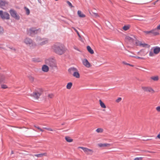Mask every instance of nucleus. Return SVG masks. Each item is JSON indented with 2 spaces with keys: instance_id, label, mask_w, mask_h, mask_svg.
I'll return each mask as SVG.
<instances>
[{
  "instance_id": "e433bc0d",
  "label": "nucleus",
  "mask_w": 160,
  "mask_h": 160,
  "mask_svg": "<svg viewBox=\"0 0 160 160\" xmlns=\"http://www.w3.org/2000/svg\"><path fill=\"white\" fill-rule=\"evenodd\" d=\"M54 95L52 94H50L48 95V97L50 98H52L53 97Z\"/></svg>"
},
{
  "instance_id": "f704fd0d",
  "label": "nucleus",
  "mask_w": 160,
  "mask_h": 160,
  "mask_svg": "<svg viewBox=\"0 0 160 160\" xmlns=\"http://www.w3.org/2000/svg\"><path fill=\"white\" fill-rule=\"evenodd\" d=\"M122 63L123 64H124L126 65H129V66H131V67H133V65H132V64H130L128 63H127V62H123Z\"/></svg>"
},
{
  "instance_id": "dca6fc26",
  "label": "nucleus",
  "mask_w": 160,
  "mask_h": 160,
  "mask_svg": "<svg viewBox=\"0 0 160 160\" xmlns=\"http://www.w3.org/2000/svg\"><path fill=\"white\" fill-rule=\"evenodd\" d=\"M90 14L92 16L96 18L99 17L98 14L97 12H93V11H89Z\"/></svg>"
},
{
  "instance_id": "4c0bfd02",
  "label": "nucleus",
  "mask_w": 160,
  "mask_h": 160,
  "mask_svg": "<svg viewBox=\"0 0 160 160\" xmlns=\"http://www.w3.org/2000/svg\"><path fill=\"white\" fill-rule=\"evenodd\" d=\"M142 157H139V158H135L134 160H142Z\"/></svg>"
},
{
  "instance_id": "39448f33",
  "label": "nucleus",
  "mask_w": 160,
  "mask_h": 160,
  "mask_svg": "<svg viewBox=\"0 0 160 160\" xmlns=\"http://www.w3.org/2000/svg\"><path fill=\"white\" fill-rule=\"evenodd\" d=\"M143 32L145 33L146 35H150L157 36L159 34L158 32L157 31L156 28L150 31H143Z\"/></svg>"
},
{
  "instance_id": "79ce46f5",
  "label": "nucleus",
  "mask_w": 160,
  "mask_h": 160,
  "mask_svg": "<svg viewBox=\"0 0 160 160\" xmlns=\"http://www.w3.org/2000/svg\"><path fill=\"white\" fill-rule=\"evenodd\" d=\"M156 28L157 31H158V30H160V24Z\"/></svg>"
},
{
  "instance_id": "5701e85b",
  "label": "nucleus",
  "mask_w": 160,
  "mask_h": 160,
  "mask_svg": "<svg viewBox=\"0 0 160 160\" xmlns=\"http://www.w3.org/2000/svg\"><path fill=\"white\" fill-rule=\"evenodd\" d=\"M5 79L4 76L1 74H0V83L3 82Z\"/></svg>"
},
{
  "instance_id": "1a4fd4ad",
  "label": "nucleus",
  "mask_w": 160,
  "mask_h": 160,
  "mask_svg": "<svg viewBox=\"0 0 160 160\" xmlns=\"http://www.w3.org/2000/svg\"><path fill=\"white\" fill-rule=\"evenodd\" d=\"M24 42L28 45H32V46H33L34 45H35V44L33 43L32 40L28 38H27L25 39Z\"/></svg>"
},
{
  "instance_id": "a19ab883",
  "label": "nucleus",
  "mask_w": 160,
  "mask_h": 160,
  "mask_svg": "<svg viewBox=\"0 0 160 160\" xmlns=\"http://www.w3.org/2000/svg\"><path fill=\"white\" fill-rule=\"evenodd\" d=\"M122 98H118L116 100L117 102H119L121 100Z\"/></svg>"
},
{
  "instance_id": "6e6552de",
  "label": "nucleus",
  "mask_w": 160,
  "mask_h": 160,
  "mask_svg": "<svg viewBox=\"0 0 160 160\" xmlns=\"http://www.w3.org/2000/svg\"><path fill=\"white\" fill-rule=\"evenodd\" d=\"M0 16L2 19H9V14L6 12H3V11H0Z\"/></svg>"
},
{
  "instance_id": "37998d69",
  "label": "nucleus",
  "mask_w": 160,
  "mask_h": 160,
  "mask_svg": "<svg viewBox=\"0 0 160 160\" xmlns=\"http://www.w3.org/2000/svg\"><path fill=\"white\" fill-rule=\"evenodd\" d=\"M34 127H35V128H37L38 129L40 130V129H41L39 127H37V126H36V125H34Z\"/></svg>"
},
{
  "instance_id": "864d4df0",
  "label": "nucleus",
  "mask_w": 160,
  "mask_h": 160,
  "mask_svg": "<svg viewBox=\"0 0 160 160\" xmlns=\"http://www.w3.org/2000/svg\"><path fill=\"white\" fill-rule=\"evenodd\" d=\"M75 49H76V50H78V49H77V48H75Z\"/></svg>"
},
{
  "instance_id": "7ed1b4c3",
  "label": "nucleus",
  "mask_w": 160,
  "mask_h": 160,
  "mask_svg": "<svg viewBox=\"0 0 160 160\" xmlns=\"http://www.w3.org/2000/svg\"><path fill=\"white\" fill-rule=\"evenodd\" d=\"M36 40L38 45L42 46L48 43V40L46 38H41L40 37L38 36L36 38Z\"/></svg>"
},
{
  "instance_id": "6ab92c4d",
  "label": "nucleus",
  "mask_w": 160,
  "mask_h": 160,
  "mask_svg": "<svg viewBox=\"0 0 160 160\" xmlns=\"http://www.w3.org/2000/svg\"><path fill=\"white\" fill-rule=\"evenodd\" d=\"M78 14L80 18H84L85 17V15L83 14L81 11H78Z\"/></svg>"
},
{
  "instance_id": "2f4dec72",
  "label": "nucleus",
  "mask_w": 160,
  "mask_h": 160,
  "mask_svg": "<svg viewBox=\"0 0 160 160\" xmlns=\"http://www.w3.org/2000/svg\"><path fill=\"white\" fill-rule=\"evenodd\" d=\"M29 79L30 81L31 82H33L34 80V78L33 77L31 76H28Z\"/></svg>"
},
{
  "instance_id": "423d86ee",
  "label": "nucleus",
  "mask_w": 160,
  "mask_h": 160,
  "mask_svg": "<svg viewBox=\"0 0 160 160\" xmlns=\"http://www.w3.org/2000/svg\"><path fill=\"white\" fill-rule=\"evenodd\" d=\"M153 52L152 51H150L149 53V55L150 57H153L154 56V54H158L160 52V47L156 46L153 47Z\"/></svg>"
},
{
  "instance_id": "09e8293b",
  "label": "nucleus",
  "mask_w": 160,
  "mask_h": 160,
  "mask_svg": "<svg viewBox=\"0 0 160 160\" xmlns=\"http://www.w3.org/2000/svg\"><path fill=\"white\" fill-rule=\"evenodd\" d=\"M40 131H41V132H43L44 131V130H43L41 128L40 129V130H39Z\"/></svg>"
},
{
  "instance_id": "603ef678",
  "label": "nucleus",
  "mask_w": 160,
  "mask_h": 160,
  "mask_svg": "<svg viewBox=\"0 0 160 160\" xmlns=\"http://www.w3.org/2000/svg\"><path fill=\"white\" fill-rule=\"evenodd\" d=\"M65 124V122H63V123L62 124V125H64Z\"/></svg>"
},
{
  "instance_id": "ddd939ff",
  "label": "nucleus",
  "mask_w": 160,
  "mask_h": 160,
  "mask_svg": "<svg viewBox=\"0 0 160 160\" xmlns=\"http://www.w3.org/2000/svg\"><path fill=\"white\" fill-rule=\"evenodd\" d=\"M111 144L109 143H100L98 144V146L99 147H109L111 146Z\"/></svg>"
},
{
  "instance_id": "b1692460",
  "label": "nucleus",
  "mask_w": 160,
  "mask_h": 160,
  "mask_svg": "<svg viewBox=\"0 0 160 160\" xmlns=\"http://www.w3.org/2000/svg\"><path fill=\"white\" fill-rule=\"evenodd\" d=\"M72 82H70L68 83L66 86L67 88L68 89H70L72 86Z\"/></svg>"
},
{
  "instance_id": "20e7f679",
  "label": "nucleus",
  "mask_w": 160,
  "mask_h": 160,
  "mask_svg": "<svg viewBox=\"0 0 160 160\" xmlns=\"http://www.w3.org/2000/svg\"><path fill=\"white\" fill-rule=\"evenodd\" d=\"M38 31L40 32L41 30L39 29H36L34 28H31L27 30V32L29 36L33 37L35 34H37Z\"/></svg>"
},
{
  "instance_id": "bf43d9fd",
  "label": "nucleus",
  "mask_w": 160,
  "mask_h": 160,
  "mask_svg": "<svg viewBox=\"0 0 160 160\" xmlns=\"http://www.w3.org/2000/svg\"><path fill=\"white\" fill-rule=\"evenodd\" d=\"M55 1H58V0H55Z\"/></svg>"
},
{
  "instance_id": "f3484780",
  "label": "nucleus",
  "mask_w": 160,
  "mask_h": 160,
  "mask_svg": "<svg viewBox=\"0 0 160 160\" xmlns=\"http://www.w3.org/2000/svg\"><path fill=\"white\" fill-rule=\"evenodd\" d=\"M72 75L73 77L77 78H80V74L78 72V70L74 72V73L72 74Z\"/></svg>"
},
{
  "instance_id": "3c124183",
  "label": "nucleus",
  "mask_w": 160,
  "mask_h": 160,
  "mask_svg": "<svg viewBox=\"0 0 160 160\" xmlns=\"http://www.w3.org/2000/svg\"><path fill=\"white\" fill-rule=\"evenodd\" d=\"M13 153H14V152H13V151H11V154H13Z\"/></svg>"
},
{
  "instance_id": "9b49d317",
  "label": "nucleus",
  "mask_w": 160,
  "mask_h": 160,
  "mask_svg": "<svg viewBox=\"0 0 160 160\" xmlns=\"http://www.w3.org/2000/svg\"><path fill=\"white\" fill-rule=\"evenodd\" d=\"M142 89L144 91L152 93H153L154 91L153 89L150 87H142Z\"/></svg>"
},
{
  "instance_id": "473e14b6",
  "label": "nucleus",
  "mask_w": 160,
  "mask_h": 160,
  "mask_svg": "<svg viewBox=\"0 0 160 160\" xmlns=\"http://www.w3.org/2000/svg\"><path fill=\"white\" fill-rule=\"evenodd\" d=\"M1 87L3 89H6L8 88L7 86L5 84H2L1 85Z\"/></svg>"
},
{
  "instance_id": "a878e982",
  "label": "nucleus",
  "mask_w": 160,
  "mask_h": 160,
  "mask_svg": "<svg viewBox=\"0 0 160 160\" xmlns=\"http://www.w3.org/2000/svg\"><path fill=\"white\" fill-rule=\"evenodd\" d=\"M65 139L66 141L68 142H71L73 141V139H71L69 137H66Z\"/></svg>"
},
{
  "instance_id": "393cba45",
  "label": "nucleus",
  "mask_w": 160,
  "mask_h": 160,
  "mask_svg": "<svg viewBox=\"0 0 160 160\" xmlns=\"http://www.w3.org/2000/svg\"><path fill=\"white\" fill-rule=\"evenodd\" d=\"M100 104L101 107L103 108H106V106L103 102L101 100H99Z\"/></svg>"
},
{
  "instance_id": "f257e3e1",
  "label": "nucleus",
  "mask_w": 160,
  "mask_h": 160,
  "mask_svg": "<svg viewBox=\"0 0 160 160\" xmlns=\"http://www.w3.org/2000/svg\"><path fill=\"white\" fill-rule=\"evenodd\" d=\"M52 48L56 53L59 55L63 54L65 51L64 46L60 43H56L53 45Z\"/></svg>"
},
{
  "instance_id": "7c9ffc66",
  "label": "nucleus",
  "mask_w": 160,
  "mask_h": 160,
  "mask_svg": "<svg viewBox=\"0 0 160 160\" xmlns=\"http://www.w3.org/2000/svg\"><path fill=\"white\" fill-rule=\"evenodd\" d=\"M96 131L98 133L102 132L103 131V129L101 128H98L96 129Z\"/></svg>"
},
{
  "instance_id": "13d9d810",
  "label": "nucleus",
  "mask_w": 160,
  "mask_h": 160,
  "mask_svg": "<svg viewBox=\"0 0 160 160\" xmlns=\"http://www.w3.org/2000/svg\"><path fill=\"white\" fill-rule=\"evenodd\" d=\"M151 1V0H149V1H148V2H150Z\"/></svg>"
},
{
  "instance_id": "aec40b11",
  "label": "nucleus",
  "mask_w": 160,
  "mask_h": 160,
  "mask_svg": "<svg viewBox=\"0 0 160 160\" xmlns=\"http://www.w3.org/2000/svg\"><path fill=\"white\" fill-rule=\"evenodd\" d=\"M87 48L88 51L91 54H93L94 53V52L93 50L91 48L90 46H87Z\"/></svg>"
},
{
  "instance_id": "9d476101",
  "label": "nucleus",
  "mask_w": 160,
  "mask_h": 160,
  "mask_svg": "<svg viewBox=\"0 0 160 160\" xmlns=\"http://www.w3.org/2000/svg\"><path fill=\"white\" fill-rule=\"evenodd\" d=\"M10 13L12 17L14 18L15 19L19 20L20 17L15 11H10Z\"/></svg>"
},
{
  "instance_id": "de8ad7c7",
  "label": "nucleus",
  "mask_w": 160,
  "mask_h": 160,
  "mask_svg": "<svg viewBox=\"0 0 160 160\" xmlns=\"http://www.w3.org/2000/svg\"><path fill=\"white\" fill-rule=\"evenodd\" d=\"M157 137L158 138L160 139V133L158 135Z\"/></svg>"
},
{
  "instance_id": "5fc2aeb1",
  "label": "nucleus",
  "mask_w": 160,
  "mask_h": 160,
  "mask_svg": "<svg viewBox=\"0 0 160 160\" xmlns=\"http://www.w3.org/2000/svg\"><path fill=\"white\" fill-rule=\"evenodd\" d=\"M128 54H129V55H130L129 53L127 54V55H128ZM131 55H132V54H131Z\"/></svg>"
},
{
  "instance_id": "58836bf2",
  "label": "nucleus",
  "mask_w": 160,
  "mask_h": 160,
  "mask_svg": "<svg viewBox=\"0 0 160 160\" xmlns=\"http://www.w3.org/2000/svg\"><path fill=\"white\" fill-rule=\"evenodd\" d=\"M43 128L49 131H53V130L51 128Z\"/></svg>"
},
{
  "instance_id": "f03ea898",
  "label": "nucleus",
  "mask_w": 160,
  "mask_h": 160,
  "mask_svg": "<svg viewBox=\"0 0 160 160\" xmlns=\"http://www.w3.org/2000/svg\"><path fill=\"white\" fill-rule=\"evenodd\" d=\"M45 63L52 68H57V64L54 58H49L45 60Z\"/></svg>"
},
{
  "instance_id": "4d7b16f0",
  "label": "nucleus",
  "mask_w": 160,
  "mask_h": 160,
  "mask_svg": "<svg viewBox=\"0 0 160 160\" xmlns=\"http://www.w3.org/2000/svg\"><path fill=\"white\" fill-rule=\"evenodd\" d=\"M128 52L129 53L130 52L129 51H128Z\"/></svg>"
},
{
  "instance_id": "c756f323",
  "label": "nucleus",
  "mask_w": 160,
  "mask_h": 160,
  "mask_svg": "<svg viewBox=\"0 0 160 160\" xmlns=\"http://www.w3.org/2000/svg\"><path fill=\"white\" fill-rule=\"evenodd\" d=\"M126 38L127 40H128V41L131 42H132L133 40V38L129 36H127L126 37Z\"/></svg>"
},
{
  "instance_id": "f8f14e48",
  "label": "nucleus",
  "mask_w": 160,
  "mask_h": 160,
  "mask_svg": "<svg viewBox=\"0 0 160 160\" xmlns=\"http://www.w3.org/2000/svg\"><path fill=\"white\" fill-rule=\"evenodd\" d=\"M82 62L83 65L87 68H89L91 66L90 63L85 58L83 59L82 60Z\"/></svg>"
},
{
  "instance_id": "49530a36",
  "label": "nucleus",
  "mask_w": 160,
  "mask_h": 160,
  "mask_svg": "<svg viewBox=\"0 0 160 160\" xmlns=\"http://www.w3.org/2000/svg\"><path fill=\"white\" fill-rule=\"evenodd\" d=\"M79 39L80 40H81V41H82V38L81 35H80V37H79Z\"/></svg>"
},
{
  "instance_id": "8fccbe9b",
  "label": "nucleus",
  "mask_w": 160,
  "mask_h": 160,
  "mask_svg": "<svg viewBox=\"0 0 160 160\" xmlns=\"http://www.w3.org/2000/svg\"><path fill=\"white\" fill-rule=\"evenodd\" d=\"M147 45V44H143V46H145Z\"/></svg>"
},
{
  "instance_id": "cd10ccee",
  "label": "nucleus",
  "mask_w": 160,
  "mask_h": 160,
  "mask_svg": "<svg viewBox=\"0 0 160 160\" xmlns=\"http://www.w3.org/2000/svg\"><path fill=\"white\" fill-rule=\"evenodd\" d=\"M151 78L154 81H157L159 79V78L158 76L152 77Z\"/></svg>"
},
{
  "instance_id": "a18cd8bd",
  "label": "nucleus",
  "mask_w": 160,
  "mask_h": 160,
  "mask_svg": "<svg viewBox=\"0 0 160 160\" xmlns=\"http://www.w3.org/2000/svg\"><path fill=\"white\" fill-rule=\"evenodd\" d=\"M9 48H10L11 50H13L15 51H16V49L15 48H13V47H12V48L9 47Z\"/></svg>"
},
{
  "instance_id": "72a5a7b5",
  "label": "nucleus",
  "mask_w": 160,
  "mask_h": 160,
  "mask_svg": "<svg viewBox=\"0 0 160 160\" xmlns=\"http://www.w3.org/2000/svg\"><path fill=\"white\" fill-rule=\"evenodd\" d=\"M72 28L73 29L75 32H76V33H77L78 36L79 37H80V34L78 32L77 30L74 28Z\"/></svg>"
},
{
  "instance_id": "4be33fe9",
  "label": "nucleus",
  "mask_w": 160,
  "mask_h": 160,
  "mask_svg": "<svg viewBox=\"0 0 160 160\" xmlns=\"http://www.w3.org/2000/svg\"><path fill=\"white\" fill-rule=\"evenodd\" d=\"M128 55L129 57H134V58H137V59H142V60H144L145 59V58H143V57H138V56H132V55H129V54H128Z\"/></svg>"
},
{
  "instance_id": "4468645a",
  "label": "nucleus",
  "mask_w": 160,
  "mask_h": 160,
  "mask_svg": "<svg viewBox=\"0 0 160 160\" xmlns=\"http://www.w3.org/2000/svg\"><path fill=\"white\" fill-rule=\"evenodd\" d=\"M77 71V69L74 67L70 68L68 70V72L71 74H72L74 73V72Z\"/></svg>"
},
{
  "instance_id": "6e6d98bb",
  "label": "nucleus",
  "mask_w": 160,
  "mask_h": 160,
  "mask_svg": "<svg viewBox=\"0 0 160 160\" xmlns=\"http://www.w3.org/2000/svg\"><path fill=\"white\" fill-rule=\"evenodd\" d=\"M26 10H29V9H28V8H27V9H26Z\"/></svg>"
},
{
  "instance_id": "2eb2a0df",
  "label": "nucleus",
  "mask_w": 160,
  "mask_h": 160,
  "mask_svg": "<svg viewBox=\"0 0 160 160\" xmlns=\"http://www.w3.org/2000/svg\"><path fill=\"white\" fill-rule=\"evenodd\" d=\"M42 70L45 72H47L49 71V68L46 65H43L42 68Z\"/></svg>"
},
{
  "instance_id": "c9c22d12",
  "label": "nucleus",
  "mask_w": 160,
  "mask_h": 160,
  "mask_svg": "<svg viewBox=\"0 0 160 160\" xmlns=\"http://www.w3.org/2000/svg\"><path fill=\"white\" fill-rule=\"evenodd\" d=\"M3 29L2 27L0 26V34H2L3 32Z\"/></svg>"
},
{
  "instance_id": "052dcab7",
  "label": "nucleus",
  "mask_w": 160,
  "mask_h": 160,
  "mask_svg": "<svg viewBox=\"0 0 160 160\" xmlns=\"http://www.w3.org/2000/svg\"><path fill=\"white\" fill-rule=\"evenodd\" d=\"M156 1V2H157V1Z\"/></svg>"
},
{
  "instance_id": "c03bdc74",
  "label": "nucleus",
  "mask_w": 160,
  "mask_h": 160,
  "mask_svg": "<svg viewBox=\"0 0 160 160\" xmlns=\"http://www.w3.org/2000/svg\"><path fill=\"white\" fill-rule=\"evenodd\" d=\"M26 11V14L27 15H28L30 13V11Z\"/></svg>"
},
{
  "instance_id": "ea45409f",
  "label": "nucleus",
  "mask_w": 160,
  "mask_h": 160,
  "mask_svg": "<svg viewBox=\"0 0 160 160\" xmlns=\"http://www.w3.org/2000/svg\"><path fill=\"white\" fill-rule=\"evenodd\" d=\"M156 110L158 112H160V106L156 108Z\"/></svg>"
},
{
  "instance_id": "bb28decb",
  "label": "nucleus",
  "mask_w": 160,
  "mask_h": 160,
  "mask_svg": "<svg viewBox=\"0 0 160 160\" xmlns=\"http://www.w3.org/2000/svg\"><path fill=\"white\" fill-rule=\"evenodd\" d=\"M130 28V26L129 25H125L122 28L124 31H127Z\"/></svg>"
},
{
  "instance_id": "a211bd4d",
  "label": "nucleus",
  "mask_w": 160,
  "mask_h": 160,
  "mask_svg": "<svg viewBox=\"0 0 160 160\" xmlns=\"http://www.w3.org/2000/svg\"><path fill=\"white\" fill-rule=\"evenodd\" d=\"M78 148H81L84 151V152H88V151L91 152V151H92V150L91 149H88L87 148H84L83 147H79Z\"/></svg>"
},
{
  "instance_id": "412c9836",
  "label": "nucleus",
  "mask_w": 160,
  "mask_h": 160,
  "mask_svg": "<svg viewBox=\"0 0 160 160\" xmlns=\"http://www.w3.org/2000/svg\"><path fill=\"white\" fill-rule=\"evenodd\" d=\"M47 156V153H41L38 154H36L34 155L35 156L37 157H42L43 156Z\"/></svg>"
},
{
  "instance_id": "0eeeda50",
  "label": "nucleus",
  "mask_w": 160,
  "mask_h": 160,
  "mask_svg": "<svg viewBox=\"0 0 160 160\" xmlns=\"http://www.w3.org/2000/svg\"><path fill=\"white\" fill-rule=\"evenodd\" d=\"M42 89L39 90V91L35 90V92H33V94H31L30 96L33 97L36 99H38L39 98L40 96L42 94Z\"/></svg>"
},
{
  "instance_id": "c85d7f7f",
  "label": "nucleus",
  "mask_w": 160,
  "mask_h": 160,
  "mask_svg": "<svg viewBox=\"0 0 160 160\" xmlns=\"http://www.w3.org/2000/svg\"><path fill=\"white\" fill-rule=\"evenodd\" d=\"M67 4H68V6L71 8L73 9V8L74 6H73L72 4L69 1H67L66 2Z\"/></svg>"
}]
</instances>
